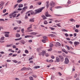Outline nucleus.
Returning a JSON list of instances; mask_svg holds the SVG:
<instances>
[{
	"label": "nucleus",
	"mask_w": 80,
	"mask_h": 80,
	"mask_svg": "<svg viewBox=\"0 0 80 80\" xmlns=\"http://www.w3.org/2000/svg\"><path fill=\"white\" fill-rule=\"evenodd\" d=\"M62 52H65L66 50L65 49H62Z\"/></svg>",
	"instance_id": "nucleus-60"
},
{
	"label": "nucleus",
	"mask_w": 80,
	"mask_h": 80,
	"mask_svg": "<svg viewBox=\"0 0 80 80\" xmlns=\"http://www.w3.org/2000/svg\"><path fill=\"white\" fill-rule=\"evenodd\" d=\"M62 31L63 32H68V30H67L66 29H62Z\"/></svg>",
	"instance_id": "nucleus-32"
},
{
	"label": "nucleus",
	"mask_w": 80,
	"mask_h": 80,
	"mask_svg": "<svg viewBox=\"0 0 80 80\" xmlns=\"http://www.w3.org/2000/svg\"><path fill=\"white\" fill-rule=\"evenodd\" d=\"M18 6V4H16L14 6V8H15L16 7H17V6Z\"/></svg>",
	"instance_id": "nucleus-48"
},
{
	"label": "nucleus",
	"mask_w": 80,
	"mask_h": 80,
	"mask_svg": "<svg viewBox=\"0 0 80 80\" xmlns=\"http://www.w3.org/2000/svg\"><path fill=\"white\" fill-rule=\"evenodd\" d=\"M53 44L51 43L49 45V46L50 47H53Z\"/></svg>",
	"instance_id": "nucleus-36"
},
{
	"label": "nucleus",
	"mask_w": 80,
	"mask_h": 80,
	"mask_svg": "<svg viewBox=\"0 0 80 80\" xmlns=\"http://www.w3.org/2000/svg\"><path fill=\"white\" fill-rule=\"evenodd\" d=\"M20 42L21 43H22V44H25V42H24V41L21 40L20 41Z\"/></svg>",
	"instance_id": "nucleus-28"
},
{
	"label": "nucleus",
	"mask_w": 80,
	"mask_h": 80,
	"mask_svg": "<svg viewBox=\"0 0 80 80\" xmlns=\"http://www.w3.org/2000/svg\"><path fill=\"white\" fill-rule=\"evenodd\" d=\"M48 36H49V37H55V35L54 34H51L48 35Z\"/></svg>",
	"instance_id": "nucleus-12"
},
{
	"label": "nucleus",
	"mask_w": 80,
	"mask_h": 80,
	"mask_svg": "<svg viewBox=\"0 0 80 80\" xmlns=\"http://www.w3.org/2000/svg\"><path fill=\"white\" fill-rule=\"evenodd\" d=\"M44 23L45 25H47V24H48V22H47L46 20H44Z\"/></svg>",
	"instance_id": "nucleus-22"
},
{
	"label": "nucleus",
	"mask_w": 80,
	"mask_h": 80,
	"mask_svg": "<svg viewBox=\"0 0 80 80\" xmlns=\"http://www.w3.org/2000/svg\"><path fill=\"white\" fill-rule=\"evenodd\" d=\"M12 61H13V62H14V63H17L18 62L16 60H12Z\"/></svg>",
	"instance_id": "nucleus-49"
},
{
	"label": "nucleus",
	"mask_w": 80,
	"mask_h": 80,
	"mask_svg": "<svg viewBox=\"0 0 80 80\" xmlns=\"http://www.w3.org/2000/svg\"><path fill=\"white\" fill-rule=\"evenodd\" d=\"M21 31L22 33H24V29L22 28L21 30Z\"/></svg>",
	"instance_id": "nucleus-42"
},
{
	"label": "nucleus",
	"mask_w": 80,
	"mask_h": 80,
	"mask_svg": "<svg viewBox=\"0 0 80 80\" xmlns=\"http://www.w3.org/2000/svg\"><path fill=\"white\" fill-rule=\"evenodd\" d=\"M7 12V10L6 9H5L3 10V13H5Z\"/></svg>",
	"instance_id": "nucleus-58"
},
{
	"label": "nucleus",
	"mask_w": 80,
	"mask_h": 80,
	"mask_svg": "<svg viewBox=\"0 0 80 80\" xmlns=\"http://www.w3.org/2000/svg\"><path fill=\"white\" fill-rule=\"evenodd\" d=\"M12 48H17V47H16V46L15 45H13Z\"/></svg>",
	"instance_id": "nucleus-55"
},
{
	"label": "nucleus",
	"mask_w": 80,
	"mask_h": 80,
	"mask_svg": "<svg viewBox=\"0 0 80 80\" xmlns=\"http://www.w3.org/2000/svg\"><path fill=\"white\" fill-rule=\"evenodd\" d=\"M4 37H2L1 38V40H4Z\"/></svg>",
	"instance_id": "nucleus-64"
},
{
	"label": "nucleus",
	"mask_w": 80,
	"mask_h": 80,
	"mask_svg": "<svg viewBox=\"0 0 80 80\" xmlns=\"http://www.w3.org/2000/svg\"><path fill=\"white\" fill-rule=\"evenodd\" d=\"M17 22H18L19 24H20V23H22V21H21L20 20H18V21H17Z\"/></svg>",
	"instance_id": "nucleus-34"
},
{
	"label": "nucleus",
	"mask_w": 80,
	"mask_h": 80,
	"mask_svg": "<svg viewBox=\"0 0 80 80\" xmlns=\"http://www.w3.org/2000/svg\"><path fill=\"white\" fill-rule=\"evenodd\" d=\"M44 8H45V7H42L39 9L36 10H35V12L32 11L31 12V15H36V14L38 13L42 12V10L43 9H44Z\"/></svg>",
	"instance_id": "nucleus-1"
},
{
	"label": "nucleus",
	"mask_w": 80,
	"mask_h": 80,
	"mask_svg": "<svg viewBox=\"0 0 80 80\" xmlns=\"http://www.w3.org/2000/svg\"><path fill=\"white\" fill-rule=\"evenodd\" d=\"M16 37H18V38H19L20 37V35L19 33H18L16 34Z\"/></svg>",
	"instance_id": "nucleus-18"
},
{
	"label": "nucleus",
	"mask_w": 80,
	"mask_h": 80,
	"mask_svg": "<svg viewBox=\"0 0 80 80\" xmlns=\"http://www.w3.org/2000/svg\"><path fill=\"white\" fill-rule=\"evenodd\" d=\"M70 21H71V22H75V20H74L72 18L70 19H69Z\"/></svg>",
	"instance_id": "nucleus-29"
},
{
	"label": "nucleus",
	"mask_w": 80,
	"mask_h": 80,
	"mask_svg": "<svg viewBox=\"0 0 80 80\" xmlns=\"http://www.w3.org/2000/svg\"><path fill=\"white\" fill-rule=\"evenodd\" d=\"M68 4H70L71 3V1L70 0H68Z\"/></svg>",
	"instance_id": "nucleus-52"
},
{
	"label": "nucleus",
	"mask_w": 80,
	"mask_h": 80,
	"mask_svg": "<svg viewBox=\"0 0 80 80\" xmlns=\"http://www.w3.org/2000/svg\"><path fill=\"white\" fill-rule=\"evenodd\" d=\"M33 8V5H31L30 6L29 8V9H32V8Z\"/></svg>",
	"instance_id": "nucleus-46"
},
{
	"label": "nucleus",
	"mask_w": 80,
	"mask_h": 80,
	"mask_svg": "<svg viewBox=\"0 0 80 80\" xmlns=\"http://www.w3.org/2000/svg\"><path fill=\"white\" fill-rule=\"evenodd\" d=\"M55 8H62V7L60 6H57L56 7H55Z\"/></svg>",
	"instance_id": "nucleus-26"
},
{
	"label": "nucleus",
	"mask_w": 80,
	"mask_h": 80,
	"mask_svg": "<svg viewBox=\"0 0 80 80\" xmlns=\"http://www.w3.org/2000/svg\"><path fill=\"white\" fill-rule=\"evenodd\" d=\"M46 52L45 51H43L42 53H40L39 54V55H42V56H44V55H45V54L46 53Z\"/></svg>",
	"instance_id": "nucleus-9"
},
{
	"label": "nucleus",
	"mask_w": 80,
	"mask_h": 80,
	"mask_svg": "<svg viewBox=\"0 0 80 80\" xmlns=\"http://www.w3.org/2000/svg\"><path fill=\"white\" fill-rule=\"evenodd\" d=\"M17 56V54H13L12 57H16V56Z\"/></svg>",
	"instance_id": "nucleus-62"
},
{
	"label": "nucleus",
	"mask_w": 80,
	"mask_h": 80,
	"mask_svg": "<svg viewBox=\"0 0 80 80\" xmlns=\"http://www.w3.org/2000/svg\"><path fill=\"white\" fill-rule=\"evenodd\" d=\"M69 62V60H68V59L67 58H65V63L66 64H68V62Z\"/></svg>",
	"instance_id": "nucleus-7"
},
{
	"label": "nucleus",
	"mask_w": 80,
	"mask_h": 80,
	"mask_svg": "<svg viewBox=\"0 0 80 80\" xmlns=\"http://www.w3.org/2000/svg\"><path fill=\"white\" fill-rule=\"evenodd\" d=\"M30 35H35L37 34H38V32H31L29 33Z\"/></svg>",
	"instance_id": "nucleus-11"
},
{
	"label": "nucleus",
	"mask_w": 80,
	"mask_h": 80,
	"mask_svg": "<svg viewBox=\"0 0 80 80\" xmlns=\"http://www.w3.org/2000/svg\"><path fill=\"white\" fill-rule=\"evenodd\" d=\"M32 37V36L31 35H27L25 36V38H29L30 37Z\"/></svg>",
	"instance_id": "nucleus-17"
},
{
	"label": "nucleus",
	"mask_w": 80,
	"mask_h": 80,
	"mask_svg": "<svg viewBox=\"0 0 80 80\" xmlns=\"http://www.w3.org/2000/svg\"><path fill=\"white\" fill-rule=\"evenodd\" d=\"M32 25L31 24L30 25V27L28 28V30H29L30 28H32Z\"/></svg>",
	"instance_id": "nucleus-31"
},
{
	"label": "nucleus",
	"mask_w": 80,
	"mask_h": 80,
	"mask_svg": "<svg viewBox=\"0 0 80 80\" xmlns=\"http://www.w3.org/2000/svg\"><path fill=\"white\" fill-rule=\"evenodd\" d=\"M56 25H57V26H58V27H61L60 25V23L57 24H56Z\"/></svg>",
	"instance_id": "nucleus-27"
},
{
	"label": "nucleus",
	"mask_w": 80,
	"mask_h": 80,
	"mask_svg": "<svg viewBox=\"0 0 80 80\" xmlns=\"http://www.w3.org/2000/svg\"><path fill=\"white\" fill-rule=\"evenodd\" d=\"M29 79L30 80H33V77H29Z\"/></svg>",
	"instance_id": "nucleus-39"
},
{
	"label": "nucleus",
	"mask_w": 80,
	"mask_h": 80,
	"mask_svg": "<svg viewBox=\"0 0 80 80\" xmlns=\"http://www.w3.org/2000/svg\"><path fill=\"white\" fill-rule=\"evenodd\" d=\"M5 33H6L5 34V36L6 37H9V33H10V32H5Z\"/></svg>",
	"instance_id": "nucleus-6"
},
{
	"label": "nucleus",
	"mask_w": 80,
	"mask_h": 80,
	"mask_svg": "<svg viewBox=\"0 0 80 80\" xmlns=\"http://www.w3.org/2000/svg\"><path fill=\"white\" fill-rule=\"evenodd\" d=\"M22 38H18V39H15V41H18V40H22Z\"/></svg>",
	"instance_id": "nucleus-21"
},
{
	"label": "nucleus",
	"mask_w": 80,
	"mask_h": 80,
	"mask_svg": "<svg viewBox=\"0 0 80 80\" xmlns=\"http://www.w3.org/2000/svg\"><path fill=\"white\" fill-rule=\"evenodd\" d=\"M13 55V53H10L9 54V57H10L11 55Z\"/></svg>",
	"instance_id": "nucleus-61"
},
{
	"label": "nucleus",
	"mask_w": 80,
	"mask_h": 80,
	"mask_svg": "<svg viewBox=\"0 0 80 80\" xmlns=\"http://www.w3.org/2000/svg\"><path fill=\"white\" fill-rule=\"evenodd\" d=\"M12 46V44H11L10 45H8L6 46V47H11Z\"/></svg>",
	"instance_id": "nucleus-23"
},
{
	"label": "nucleus",
	"mask_w": 80,
	"mask_h": 80,
	"mask_svg": "<svg viewBox=\"0 0 80 80\" xmlns=\"http://www.w3.org/2000/svg\"><path fill=\"white\" fill-rule=\"evenodd\" d=\"M25 52L26 53H28V51L27 50H26Z\"/></svg>",
	"instance_id": "nucleus-56"
},
{
	"label": "nucleus",
	"mask_w": 80,
	"mask_h": 80,
	"mask_svg": "<svg viewBox=\"0 0 80 80\" xmlns=\"http://www.w3.org/2000/svg\"><path fill=\"white\" fill-rule=\"evenodd\" d=\"M46 7L47 8H48L49 7V4H48L49 3V1H47L46 2Z\"/></svg>",
	"instance_id": "nucleus-13"
},
{
	"label": "nucleus",
	"mask_w": 80,
	"mask_h": 80,
	"mask_svg": "<svg viewBox=\"0 0 80 80\" xmlns=\"http://www.w3.org/2000/svg\"><path fill=\"white\" fill-rule=\"evenodd\" d=\"M22 1H23V0H18L17 2L18 3H20Z\"/></svg>",
	"instance_id": "nucleus-37"
},
{
	"label": "nucleus",
	"mask_w": 80,
	"mask_h": 80,
	"mask_svg": "<svg viewBox=\"0 0 80 80\" xmlns=\"http://www.w3.org/2000/svg\"><path fill=\"white\" fill-rule=\"evenodd\" d=\"M58 57L60 58L59 59L61 60L60 61L61 62H63V60H64V58H63V57L62 56H59Z\"/></svg>",
	"instance_id": "nucleus-3"
},
{
	"label": "nucleus",
	"mask_w": 80,
	"mask_h": 80,
	"mask_svg": "<svg viewBox=\"0 0 80 80\" xmlns=\"http://www.w3.org/2000/svg\"><path fill=\"white\" fill-rule=\"evenodd\" d=\"M17 13V12L14 11V12H12V13H11L9 15V17H12L13 18H15L17 15V14H15V13Z\"/></svg>",
	"instance_id": "nucleus-2"
},
{
	"label": "nucleus",
	"mask_w": 80,
	"mask_h": 80,
	"mask_svg": "<svg viewBox=\"0 0 80 80\" xmlns=\"http://www.w3.org/2000/svg\"><path fill=\"white\" fill-rule=\"evenodd\" d=\"M8 51H9V52H12V53H14L15 52V51L12 50V49H9L8 50Z\"/></svg>",
	"instance_id": "nucleus-19"
},
{
	"label": "nucleus",
	"mask_w": 80,
	"mask_h": 80,
	"mask_svg": "<svg viewBox=\"0 0 80 80\" xmlns=\"http://www.w3.org/2000/svg\"><path fill=\"white\" fill-rule=\"evenodd\" d=\"M56 44L58 45V46H60V45H61L60 43L58 42H57Z\"/></svg>",
	"instance_id": "nucleus-41"
},
{
	"label": "nucleus",
	"mask_w": 80,
	"mask_h": 80,
	"mask_svg": "<svg viewBox=\"0 0 80 80\" xmlns=\"http://www.w3.org/2000/svg\"><path fill=\"white\" fill-rule=\"evenodd\" d=\"M0 21H3V22H5V20H4L3 19H0Z\"/></svg>",
	"instance_id": "nucleus-63"
},
{
	"label": "nucleus",
	"mask_w": 80,
	"mask_h": 80,
	"mask_svg": "<svg viewBox=\"0 0 80 80\" xmlns=\"http://www.w3.org/2000/svg\"><path fill=\"white\" fill-rule=\"evenodd\" d=\"M66 47H67L68 50H70V47L68 46V45H66Z\"/></svg>",
	"instance_id": "nucleus-25"
},
{
	"label": "nucleus",
	"mask_w": 80,
	"mask_h": 80,
	"mask_svg": "<svg viewBox=\"0 0 80 80\" xmlns=\"http://www.w3.org/2000/svg\"><path fill=\"white\" fill-rule=\"evenodd\" d=\"M76 28H79V27H80V26L79 25H76Z\"/></svg>",
	"instance_id": "nucleus-47"
},
{
	"label": "nucleus",
	"mask_w": 80,
	"mask_h": 80,
	"mask_svg": "<svg viewBox=\"0 0 80 80\" xmlns=\"http://www.w3.org/2000/svg\"><path fill=\"white\" fill-rule=\"evenodd\" d=\"M4 5V3H2L0 4V7H2V6H3Z\"/></svg>",
	"instance_id": "nucleus-54"
},
{
	"label": "nucleus",
	"mask_w": 80,
	"mask_h": 80,
	"mask_svg": "<svg viewBox=\"0 0 80 80\" xmlns=\"http://www.w3.org/2000/svg\"><path fill=\"white\" fill-rule=\"evenodd\" d=\"M25 67H24L21 69V70L23 71V70H25Z\"/></svg>",
	"instance_id": "nucleus-35"
},
{
	"label": "nucleus",
	"mask_w": 80,
	"mask_h": 80,
	"mask_svg": "<svg viewBox=\"0 0 80 80\" xmlns=\"http://www.w3.org/2000/svg\"><path fill=\"white\" fill-rule=\"evenodd\" d=\"M52 48L48 49V52H50V51H52Z\"/></svg>",
	"instance_id": "nucleus-50"
},
{
	"label": "nucleus",
	"mask_w": 80,
	"mask_h": 80,
	"mask_svg": "<svg viewBox=\"0 0 80 80\" xmlns=\"http://www.w3.org/2000/svg\"><path fill=\"white\" fill-rule=\"evenodd\" d=\"M50 6H51V7L52 8H53V7H54L55 6V3L53 2L52 1L50 3Z\"/></svg>",
	"instance_id": "nucleus-4"
},
{
	"label": "nucleus",
	"mask_w": 80,
	"mask_h": 80,
	"mask_svg": "<svg viewBox=\"0 0 80 80\" xmlns=\"http://www.w3.org/2000/svg\"><path fill=\"white\" fill-rule=\"evenodd\" d=\"M60 59H59V58L58 57H56V59L55 61V62H60Z\"/></svg>",
	"instance_id": "nucleus-8"
},
{
	"label": "nucleus",
	"mask_w": 80,
	"mask_h": 80,
	"mask_svg": "<svg viewBox=\"0 0 80 80\" xmlns=\"http://www.w3.org/2000/svg\"><path fill=\"white\" fill-rule=\"evenodd\" d=\"M27 8H28V7L27 6H25L22 8V10L25 11V10H26V9H27Z\"/></svg>",
	"instance_id": "nucleus-15"
},
{
	"label": "nucleus",
	"mask_w": 80,
	"mask_h": 80,
	"mask_svg": "<svg viewBox=\"0 0 80 80\" xmlns=\"http://www.w3.org/2000/svg\"><path fill=\"white\" fill-rule=\"evenodd\" d=\"M25 11V10L22 9V11L21 12V14H22V13H23V12H24Z\"/></svg>",
	"instance_id": "nucleus-51"
},
{
	"label": "nucleus",
	"mask_w": 80,
	"mask_h": 80,
	"mask_svg": "<svg viewBox=\"0 0 80 80\" xmlns=\"http://www.w3.org/2000/svg\"><path fill=\"white\" fill-rule=\"evenodd\" d=\"M42 18H43V20H45V19H47V18L45 17V16L44 15H43L42 16Z\"/></svg>",
	"instance_id": "nucleus-14"
},
{
	"label": "nucleus",
	"mask_w": 80,
	"mask_h": 80,
	"mask_svg": "<svg viewBox=\"0 0 80 80\" xmlns=\"http://www.w3.org/2000/svg\"><path fill=\"white\" fill-rule=\"evenodd\" d=\"M40 66H35L34 67V68H40Z\"/></svg>",
	"instance_id": "nucleus-30"
},
{
	"label": "nucleus",
	"mask_w": 80,
	"mask_h": 80,
	"mask_svg": "<svg viewBox=\"0 0 80 80\" xmlns=\"http://www.w3.org/2000/svg\"><path fill=\"white\" fill-rule=\"evenodd\" d=\"M41 50V48H38L37 49V51L38 52H39V51Z\"/></svg>",
	"instance_id": "nucleus-24"
},
{
	"label": "nucleus",
	"mask_w": 80,
	"mask_h": 80,
	"mask_svg": "<svg viewBox=\"0 0 80 80\" xmlns=\"http://www.w3.org/2000/svg\"><path fill=\"white\" fill-rule=\"evenodd\" d=\"M49 62H50V63H52V62H53V60L51 59L49 60Z\"/></svg>",
	"instance_id": "nucleus-45"
},
{
	"label": "nucleus",
	"mask_w": 80,
	"mask_h": 80,
	"mask_svg": "<svg viewBox=\"0 0 80 80\" xmlns=\"http://www.w3.org/2000/svg\"><path fill=\"white\" fill-rule=\"evenodd\" d=\"M74 44L75 46H77V45H79L80 44V42H75L74 43Z\"/></svg>",
	"instance_id": "nucleus-10"
},
{
	"label": "nucleus",
	"mask_w": 80,
	"mask_h": 80,
	"mask_svg": "<svg viewBox=\"0 0 80 80\" xmlns=\"http://www.w3.org/2000/svg\"><path fill=\"white\" fill-rule=\"evenodd\" d=\"M49 28H50V29H51V30H54L55 29V28H52L51 27H49Z\"/></svg>",
	"instance_id": "nucleus-38"
},
{
	"label": "nucleus",
	"mask_w": 80,
	"mask_h": 80,
	"mask_svg": "<svg viewBox=\"0 0 80 80\" xmlns=\"http://www.w3.org/2000/svg\"><path fill=\"white\" fill-rule=\"evenodd\" d=\"M42 42L43 43H46V41L43 39L42 40Z\"/></svg>",
	"instance_id": "nucleus-43"
},
{
	"label": "nucleus",
	"mask_w": 80,
	"mask_h": 80,
	"mask_svg": "<svg viewBox=\"0 0 80 80\" xmlns=\"http://www.w3.org/2000/svg\"><path fill=\"white\" fill-rule=\"evenodd\" d=\"M42 36V35L41 34H39V35H37L36 36V37H39L40 36Z\"/></svg>",
	"instance_id": "nucleus-57"
},
{
	"label": "nucleus",
	"mask_w": 80,
	"mask_h": 80,
	"mask_svg": "<svg viewBox=\"0 0 80 80\" xmlns=\"http://www.w3.org/2000/svg\"><path fill=\"white\" fill-rule=\"evenodd\" d=\"M18 27H15L14 28L13 30H17V29H18Z\"/></svg>",
	"instance_id": "nucleus-44"
},
{
	"label": "nucleus",
	"mask_w": 80,
	"mask_h": 80,
	"mask_svg": "<svg viewBox=\"0 0 80 80\" xmlns=\"http://www.w3.org/2000/svg\"><path fill=\"white\" fill-rule=\"evenodd\" d=\"M75 32H77V33H78V30L77 29H76L75 30Z\"/></svg>",
	"instance_id": "nucleus-53"
},
{
	"label": "nucleus",
	"mask_w": 80,
	"mask_h": 80,
	"mask_svg": "<svg viewBox=\"0 0 80 80\" xmlns=\"http://www.w3.org/2000/svg\"><path fill=\"white\" fill-rule=\"evenodd\" d=\"M43 39H44V40H47V37L46 36H44L43 37Z\"/></svg>",
	"instance_id": "nucleus-40"
},
{
	"label": "nucleus",
	"mask_w": 80,
	"mask_h": 80,
	"mask_svg": "<svg viewBox=\"0 0 80 80\" xmlns=\"http://www.w3.org/2000/svg\"><path fill=\"white\" fill-rule=\"evenodd\" d=\"M34 19H29V21L30 22H34Z\"/></svg>",
	"instance_id": "nucleus-20"
},
{
	"label": "nucleus",
	"mask_w": 80,
	"mask_h": 80,
	"mask_svg": "<svg viewBox=\"0 0 80 80\" xmlns=\"http://www.w3.org/2000/svg\"><path fill=\"white\" fill-rule=\"evenodd\" d=\"M68 43H70V44H73V42L71 41H69Z\"/></svg>",
	"instance_id": "nucleus-59"
},
{
	"label": "nucleus",
	"mask_w": 80,
	"mask_h": 80,
	"mask_svg": "<svg viewBox=\"0 0 80 80\" xmlns=\"http://www.w3.org/2000/svg\"><path fill=\"white\" fill-rule=\"evenodd\" d=\"M46 17H52V16H51L50 15L48 14V12H45V14Z\"/></svg>",
	"instance_id": "nucleus-5"
},
{
	"label": "nucleus",
	"mask_w": 80,
	"mask_h": 80,
	"mask_svg": "<svg viewBox=\"0 0 80 80\" xmlns=\"http://www.w3.org/2000/svg\"><path fill=\"white\" fill-rule=\"evenodd\" d=\"M23 4H19L18 5L19 8H22L23 7Z\"/></svg>",
	"instance_id": "nucleus-16"
},
{
	"label": "nucleus",
	"mask_w": 80,
	"mask_h": 80,
	"mask_svg": "<svg viewBox=\"0 0 80 80\" xmlns=\"http://www.w3.org/2000/svg\"><path fill=\"white\" fill-rule=\"evenodd\" d=\"M30 68H26V67L25 68V70H30Z\"/></svg>",
	"instance_id": "nucleus-33"
}]
</instances>
